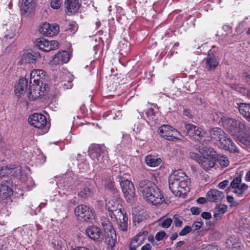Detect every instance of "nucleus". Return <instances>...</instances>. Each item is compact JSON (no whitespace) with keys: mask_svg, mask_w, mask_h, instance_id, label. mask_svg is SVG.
Returning <instances> with one entry per match:
<instances>
[{"mask_svg":"<svg viewBox=\"0 0 250 250\" xmlns=\"http://www.w3.org/2000/svg\"><path fill=\"white\" fill-rule=\"evenodd\" d=\"M169 188L176 196H182L190 190V180L182 170H175L169 176Z\"/></svg>","mask_w":250,"mask_h":250,"instance_id":"1","label":"nucleus"},{"mask_svg":"<svg viewBox=\"0 0 250 250\" xmlns=\"http://www.w3.org/2000/svg\"><path fill=\"white\" fill-rule=\"evenodd\" d=\"M138 189L146 200L153 205L161 204L165 201L160 189L150 181H141L138 184Z\"/></svg>","mask_w":250,"mask_h":250,"instance_id":"2","label":"nucleus"},{"mask_svg":"<svg viewBox=\"0 0 250 250\" xmlns=\"http://www.w3.org/2000/svg\"><path fill=\"white\" fill-rule=\"evenodd\" d=\"M107 188L114 195L112 199L106 203V208L108 214L111 219L119 214L124 213L122 211V200L119 197V191L117 190L113 183L111 182L107 186Z\"/></svg>","mask_w":250,"mask_h":250,"instance_id":"3","label":"nucleus"},{"mask_svg":"<svg viewBox=\"0 0 250 250\" xmlns=\"http://www.w3.org/2000/svg\"><path fill=\"white\" fill-rule=\"evenodd\" d=\"M217 120L221 122L223 127L232 135L238 136L239 133L246 131V125L243 122L229 118L223 113H217Z\"/></svg>","mask_w":250,"mask_h":250,"instance_id":"4","label":"nucleus"},{"mask_svg":"<svg viewBox=\"0 0 250 250\" xmlns=\"http://www.w3.org/2000/svg\"><path fill=\"white\" fill-rule=\"evenodd\" d=\"M89 152L91 157L99 165V167L102 168L106 166L108 157L107 151L104 146L95 145L91 147Z\"/></svg>","mask_w":250,"mask_h":250,"instance_id":"5","label":"nucleus"},{"mask_svg":"<svg viewBox=\"0 0 250 250\" xmlns=\"http://www.w3.org/2000/svg\"><path fill=\"white\" fill-rule=\"evenodd\" d=\"M122 191L126 201L130 204H134L137 199L135 193V188L132 183L128 180L119 181Z\"/></svg>","mask_w":250,"mask_h":250,"instance_id":"6","label":"nucleus"},{"mask_svg":"<svg viewBox=\"0 0 250 250\" xmlns=\"http://www.w3.org/2000/svg\"><path fill=\"white\" fill-rule=\"evenodd\" d=\"M161 137L171 141H176L179 140L177 136L179 132L175 129L168 125H163L159 129Z\"/></svg>","mask_w":250,"mask_h":250,"instance_id":"7","label":"nucleus"},{"mask_svg":"<svg viewBox=\"0 0 250 250\" xmlns=\"http://www.w3.org/2000/svg\"><path fill=\"white\" fill-rule=\"evenodd\" d=\"M75 213L82 221H89L94 218L92 210L86 205H81L76 207Z\"/></svg>","mask_w":250,"mask_h":250,"instance_id":"8","label":"nucleus"},{"mask_svg":"<svg viewBox=\"0 0 250 250\" xmlns=\"http://www.w3.org/2000/svg\"><path fill=\"white\" fill-rule=\"evenodd\" d=\"M47 80V76L45 72L42 69H34L30 73V84H34L36 85H42V87L45 85Z\"/></svg>","mask_w":250,"mask_h":250,"instance_id":"9","label":"nucleus"},{"mask_svg":"<svg viewBox=\"0 0 250 250\" xmlns=\"http://www.w3.org/2000/svg\"><path fill=\"white\" fill-rule=\"evenodd\" d=\"M58 42L55 40L49 41L43 38H39L35 42V45L43 51H49L58 48Z\"/></svg>","mask_w":250,"mask_h":250,"instance_id":"10","label":"nucleus"},{"mask_svg":"<svg viewBox=\"0 0 250 250\" xmlns=\"http://www.w3.org/2000/svg\"><path fill=\"white\" fill-rule=\"evenodd\" d=\"M187 135L191 139L199 140L204 137L206 132L201 127L189 124L185 125Z\"/></svg>","mask_w":250,"mask_h":250,"instance_id":"11","label":"nucleus"},{"mask_svg":"<svg viewBox=\"0 0 250 250\" xmlns=\"http://www.w3.org/2000/svg\"><path fill=\"white\" fill-rule=\"evenodd\" d=\"M28 122L35 127L42 128L46 125L47 121L44 115L35 113L29 116Z\"/></svg>","mask_w":250,"mask_h":250,"instance_id":"12","label":"nucleus"},{"mask_svg":"<svg viewBox=\"0 0 250 250\" xmlns=\"http://www.w3.org/2000/svg\"><path fill=\"white\" fill-rule=\"evenodd\" d=\"M60 28L58 24H50L44 22L40 28V31L41 33L45 36L53 37L57 35L59 32Z\"/></svg>","mask_w":250,"mask_h":250,"instance_id":"13","label":"nucleus"},{"mask_svg":"<svg viewBox=\"0 0 250 250\" xmlns=\"http://www.w3.org/2000/svg\"><path fill=\"white\" fill-rule=\"evenodd\" d=\"M218 141L220 147L223 149L229 150L231 152H237L235 144L226 133Z\"/></svg>","mask_w":250,"mask_h":250,"instance_id":"14","label":"nucleus"},{"mask_svg":"<svg viewBox=\"0 0 250 250\" xmlns=\"http://www.w3.org/2000/svg\"><path fill=\"white\" fill-rule=\"evenodd\" d=\"M219 61L217 57L209 50L206 58L205 68L207 70L211 71L215 69L219 65Z\"/></svg>","mask_w":250,"mask_h":250,"instance_id":"15","label":"nucleus"},{"mask_svg":"<svg viewBox=\"0 0 250 250\" xmlns=\"http://www.w3.org/2000/svg\"><path fill=\"white\" fill-rule=\"evenodd\" d=\"M85 233L91 239L96 241L103 239V233L101 229L96 226L88 227L85 230Z\"/></svg>","mask_w":250,"mask_h":250,"instance_id":"16","label":"nucleus"},{"mask_svg":"<svg viewBox=\"0 0 250 250\" xmlns=\"http://www.w3.org/2000/svg\"><path fill=\"white\" fill-rule=\"evenodd\" d=\"M224 197L223 192L216 189H210L206 195L207 199L211 202H220Z\"/></svg>","mask_w":250,"mask_h":250,"instance_id":"17","label":"nucleus"},{"mask_svg":"<svg viewBox=\"0 0 250 250\" xmlns=\"http://www.w3.org/2000/svg\"><path fill=\"white\" fill-rule=\"evenodd\" d=\"M116 221L118 228L120 230L126 232L127 230V220L128 218L124 213L119 214L113 218Z\"/></svg>","mask_w":250,"mask_h":250,"instance_id":"18","label":"nucleus"},{"mask_svg":"<svg viewBox=\"0 0 250 250\" xmlns=\"http://www.w3.org/2000/svg\"><path fill=\"white\" fill-rule=\"evenodd\" d=\"M42 87V85H36L34 84L30 85L27 91L29 99L34 101L41 97Z\"/></svg>","mask_w":250,"mask_h":250,"instance_id":"19","label":"nucleus"},{"mask_svg":"<svg viewBox=\"0 0 250 250\" xmlns=\"http://www.w3.org/2000/svg\"><path fill=\"white\" fill-rule=\"evenodd\" d=\"M64 4L66 13L70 14H75L80 8L78 0H65Z\"/></svg>","mask_w":250,"mask_h":250,"instance_id":"20","label":"nucleus"},{"mask_svg":"<svg viewBox=\"0 0 250 250\" xmlns=\"http://www.w3.org/2000/svg\"><path fill=\"white\" fill-rule=\"evenodd\" d=\"M35 6V0H22L21 5V14H30Z\"/></svg>","mask_w":250,"mask_h":250,"instance_id":"21","label":"nucleus"},{"mask_svg":"<svg viewBox=\"0 0 250 250\" xmlns=\"http://www.w3.org/2000/svg\"><path fill=\"white\" fill-rule=\"evenodd\" d=\"M10 182L6 181L0 185V199H5L13 194V190L9 187Z\"/></svg>","mask_w":250,"mask_h":250,"instance_id":"22","label":"nucleus"},{"mask_svg":"<svg viewBox=\"0 0 250 250\" xmlns=\"http://www.w3.org/2000/svg\"><path fill=\"white\" fill-rule=\"evenodd\" d=\"M148 234L147 231L140 232L137 234L131 240L130 245L131 248H138L144 242V240Z\"/></svg>","mask_w":250,"mask_h":250,"instance_id":"23","label":"nucleus"},{"mask_svg":"<svg viewBox=\"0 0 250 250\" xmlns=\"http://www.w3.org/2000/svg\"><path fill=\"white\" fill-rule=\"evenodd\" d=\"M199 152L205 157H208L209 159H216L217 158L218 154L214 148L209 146H205L200 147Z\"/></svg>","mask_w":250,"mask_h":250,"instance_id":"24","label":"nucleus"},{"mask_svg":"<svg viewBox=\"0 0 250 250\" xmlns=\"http://www.w3.org/2000/svg\"><path fill=\"white\" fill-rule=\"evenodd\" d=\"M27 80L22 78L19 81L18 83L15 86V92L16 94L21 95L27 92L28 90Z\"/></svg>","mask_w":250,"mask_h":250,"instance_id":"25","label":"nucleus"},{"mask_svg":"<svg viewBox=\"0 0 250 250\" xmlns=\"http://www.w3.org/2000/svg\"><path fill=\"white\" fill-rule=\"evenodd\" d=\"M69 60V55L66 51L59 52L54 56L53 59V62L56 64L66 63Z\"/></svg>","mask_w":250,"mask_h":250,"instance_id":"26","label":"nucleus"},{"mask_svg":"<svg viewBox=\"0 0 250 250\" xmlns=\"http://www.w3.org/2000/svg\"><path fill=\"white\" fill-rule=\"evenodd\" d=\"M216 161V159H209L207 157L202 156V160L200 161L199 164H200L204 170L208 171L214 167Z\"/></svg>","mask_w":250,"mask_h":250,"instance_id":"27","label":"nucleus"},{"mask_svg":"<svg viewBox=\"0 0 250 250\" xmlns=\"http://www.w3.org/2000/svg\"><path fill=\"white\" fill-rule=\"evenodd\" d=\"M240 113L250 122V104L246 103L237 104Z\"/></svg>","mask_w":250,"mask_h":250,"instance_id":"28","label":"nucleus"},{"mask_svg":"<svg viewBox=\"0 0 250 250\" xmlns=\"http://www.w3.org/2000/svg\"><path fill=\"white\" fill-rule=\"evenodd\" d=\"M145 160L146 164L150 167L158 166L162 162L161 158H156L151 155H148L146 156Z\"/></svg>","mask_w":250,"mask_h":250,"instance_id":"29","label":"nucleus"},{"mask_svg":"<svg viewBox=\"0 0 250 250\" xmlns=\"http://www.w3.org/2000/svg\"><path fill=\"white\" fill-rule=\"evenodd\" d=\"M105 240L108 245V247L112 249L115 246L117 241L115 231L106 233Z\"/></svg>","mask_w":250,"mask_h":250,"instance_id":"30","label":"nucleus"},{"mask_svg":"<svg viewBox=\"0 0 250 250\" xmlns=\"http://www.w3.org/2000/svg\"><path fill=\"white\" fill-rule=\"evenodd\" d=\"M6 30L4 33V37L9 39L13 38L17 33L18 27L16 25L14 24L11 26L6 25Z\"/></svg>","mask_w":250,"mask_h":250,"instance_id":"31","label":"nucleus"},{"mask_svg":"<svg viewBox=\"0 0 250 250\" xmlns=\"http://www.w3.org/2000/svg\"><path fill=\"white\" fill-rule=\"evenodd\" d=\"M101 224L105 233L112 232L115 231L112 223L109 219L105 217H103L101 219Z\"/></svg>","mask_w":250,"mask_h":250,"instance_id":"32","label":"nucleus"},{"mask_svg":"<svg viewBox=\"0 0 250 250\" xmlns=\"http://www.w3.org/2000/svg\"><path fill=\"white\" fill-rule=\"evenodd\" d=\"M112 174L113 179H115L117 182L119 183L120 181L123 180L124 178V172L122 171L120 168L117 165H114L112 167Z\"/></svg>","mask_w":250,"mask_h":250,"instance_id":"33","label":"nucleus"},{"mask_svg":"<svg viewBox=\"0 0 250 250\" xmlns=\"http://www.w3.org/2000/svg\"><path fill=\"white\" fill-rule=\"evenodd\" d=\"M225 132L220 128L216 127L212 129L210 133L211 139L218 141Z\"/></svg>","mask_w":250,"mask_h":250,"instance_id":"34","label":"nucleus"},{"mask_svg":"<svg viewBox=\"0 0 250 250\" xmlns=\"http://www.w3.org/2000/svg\"><path fill=\"white\" fill-rule=\"evenodd\" d=\"M39 55L37 53H27L24 54L23 59L25 62L29 63H33L36 62Z\"/></svg>","mask_w":250,"mask_h":250,"instance_id":"35","label":"nucleus"},{"mask_svg":"<svg viewBox=\"0 0 250 250\" xmlns=\"http://www.w3.org/2000/svg\"><path fill=\"white\" fill-rule=\"evenodd\" d=\"M9 169L10 173L9 176L18 177L20 176L21 167L20 166H15L14 165H9Z\"/></svg>","mask_w":250,"mask_h":250,"instance_id":"36","label":"nucleus"},{"mask_svg":"<svg viewBox=\"0 0 250 250\" xmlns=\"http://www.w3.org/2000/svg\"><path fill=\"white\" fill-rule=\"evenodd\" d=\"M93 194V189L90 187H84L79 192V195L83 198H87Z\"/></svg>","mask_w":250,"mask_h":250,"instance_id":"37","label":"nucleus"},{"mask_svg":"<svg viewBox=\"0 0 250 250\" xmlns=\"http://www.w3.org/2000/svg\"><path fill=\"white\" fill-rule=\"evenodd\" d=\"M216 161L222 167H227L229 166V159L225 155L219 156L218 155Z\"/></svg>","mask_w":250,"mask_h":250,"instance_id":"38","label":"nucleus"},{"mask_svg":"<svg viewBox=\"0 0 250 250\" xmlns=\"http://www.w3.org/2000/svg\"><path fill=\"white\" fill-rule=\"evenodd\" d=\"M248 186L245 184H242L238 188L233 189V192L238 196L242 195L248 189Z\"/></svg>","mask_w":250,"mask_h":250,"instance_id":"39","label":"nucleus"},{"mask_svg":"<svg viewBox=\"0 0 250 250\" xmlns=\"http://www.w3.org/2000/svg\"><path fill=\"white\" fill-rule=\"evenodd\" d=\"M242 179L240 176H237L231 182L229 187L228 188V189L230 190V188L235 189L241 185Z\"/></svg>","mask_w":250,"mask_h":250,"instance_id":"40","label":"nucleus"},{"mask_svg":"<svg viewBox=\"0 0 250 250\" xmlns=\"http://www.w3.org/2000/svg\"><path fill=\"white\" fill-rule=\"evenodd\" d=\"M78 26L75 21L70 22L66 30L69 33L74 34L78 30Z\"/></svg>","mask_w":250,"mask_h":250,"instance_id":"41","label":"nucleus"},{"mask_svg":"<svg viewBox=\"0 0 250 250\" xmlns=\"http://www.w3.org/2000/svg\"><path fill=\"white\" fill-rule=\"evenodd\" d=\"M172 220L171 219L167 218L165 219H161L159 220V226L163 228H168L171 224Z\"/></svg>","mask_w":250,"mask_h":250,"instance_id":"42","label":"nucleus"},{"mask_svg":"<svg viewBox=\"0 0 250 250\" xmlns=\"http://www.w3.org/2000/svg\"><path fill=\"white\" fill-rule=\"evenodd\" d=\"M78 167L82 172H86L89 170V166L85 161L79 163Z\"/></svg>","mask_w":250,"mask_h":250,"instance_id":"43","label":"nucleus"},{"mask_svg":"<svg viewBox=\"0 0 250 250\" xmlns=\"http://www.w3.org/2000/svg\"><path fill=\"white\" fill-rule=\"evenodd\" d=\"M9 169V166H8L1 167L0 169V177L5 176H9V173H10V172Z\"/></svg>","mask_w":250,"mask_h":250,"instance_id":"44","label":"nucleus"},{"mask_svg":"<svg viewBox=\"0 0 250 250\" xmlns=\"http://www.w3.org/2000/svg\"><path fill=\"white\" fill-rule=\"evenodd\" d=\"M62 3V0H51L50 1V6L54 9H59L61 7Z\"/></svg>","mask_w":250,"mask_h":250,"instance_id":"45","label":"nucleus"},{"mask_svg":"<svg viewBox=\"0 0 250 250\" xmlns=\"http://www.w3.org/2000/svg\"><path fill=\"white\" fill-rule=\"evenodd\" d=\"M227 207L224 205H221L217 207L215 210V211L218 213L223 215L227 211Z\"/></svg>","mask_w":250,"mask_h":250,"instance_id":"46","label":"nucleus"},{"mask_svg":"<svg viewBox=\"0 0 250 250\" xmlns=\"http://www.w3.org/2000/svg\"><path fill=\"white\" fill-rule=\"evenodd\" d=\"M61 84V86L64 90L71 88L73 86V84L72 83V80H68L66 82H62Z\"/></svg>","mask_w":250,"mask_h":250,"instance_id":"47","label":"nucleus"},{"mask_svg":"<svg viewBox=\"0 0 250 250\" xmlns=\"http://www.w3.org/2000/svg\"><path fill=\"white\" fill-rule=\"evenodd\" d=\"M191 230V228L190 226H187L185 227L182 230L179 232V235L180 236H185L190 232Z\"/></svg>","mask_w":250,"mask_h":250,"instance_id":"48","label":"nucleus"},{"mask_svg":"<svg viewBox=\"0 0 250 250\" xmlns=\"http://www.w3.org/2000/svg\"><path fill=\"white\" fill-rule=\"evenodd\" d=\"M202 227V223L200 222L197 221V222H194L192 224V226L190 227L191 228V230L196 231V230H198L200 229Z\"/></svg>","mask_w":250,"mask_h":250,"instance_id":"49","label":"nucleus"},{"mask_svg":"<svg viewBox=\"0 0 250 250\" xmlns=\"http://www.w3.org/2000/svg\"><path fill=\"white\" fill-rule=\"evenodd\" d=\"M236 239L234 236H231L226 241V243L229 246H230L231 244V247L233 248L235 247V243H236Z\"/></svg>","mask_w":250,"mask_h":250,"instance_id":"50","label":"nucleus"},{"mask_svg":"<svg viewBox=\"0 0 250 250\" xmlns=\"http://www.w3.org/2000/svg\"><path fill=\"white\" fill-rule=\"evenodd\" d=\"M166 233L164 231H161L157 232L155 235V238L157 241L162 240L166 236Z\"/></svg>","mask_w":250,"mask_h":250,"instance_id":"51","label":"nucleus"},{"mask_svg":"<svg viewBox=\"0 0 250 250\" xmlns=\"http://www.w3.org/2000/svg\"><path fill=\"white\" fill-rule=\"evenodd\" d=\"M190 156L193 159H194L195 161H196L197 162H198L199 163V164L200 163V161L202 160V157L198 154L194 153V152L190 153Z\"/></svg>","mask_w":250,"mask_h":250,"instance_id":"52","label":"nucleus"},{"mask_svg":"<svg viewBox=\"0 0 250 250\" xmlns=\"http://www.w3.org/2000/svg\"><path fill=\"white\" fill-rule=\"evenodd\" d=\"M227 201L230 204L231 206H236L238 205V203L234 200V198L231 196H227Z\"/></svg>","mask_w":250,"mask_h":250,"instance_id":"53","label":"nucleus"},{"mask_svg":"<svg viewBox=\"0 0 250 250\" xmlns=\"http://www.w3.org/2000/svg\"><path fill=\"white\" fill-rule=\"evenodd\" d=\"M229 181L228 180H224L223 181L220 182L219 184L218 187L221 188V189H224L227 187V186L229 185Z\"/></svg>","mask_w":250,"mask_h":250,"instance_id":"54","label":"nucleus"},{"mask_svg":"<svg viewBox=\"0 0 250 250\" xmlns=\"http://www.w3.org/2000/svg\"><path fill=\"white\" fill-rule=\"evenodd\" d=\"M191 212L194 215H198L201 212V209L199 208L193 207L190 209Z\"/></svg>","mask_w":250,"mask_h":250,"instance_id":"55","label":"nucleus"},{"mask_svg":"<svg viewBox=\"0 0 250 250\" xmlns=\"http://www.w3.org/2000/svg\"><path fill=\"white\" fill-rule=\"evenodd\" d=\"M201 217L204 218V219H209L210 218H211V214L208 212H203L202 214H201Z\"/></svg>","mask_w":250,"mask_h":250,"instance_id":"56","label":"nucleus"},{"mask_svg":"<svg viewBox=\"0 0 250 250\" xmlns=\"http://www.w3.org/2000/svg\"><path fill=\"white\" fill-rule=\"evenodd\" d=\"M174 224L176 227H180L183 224V221L177 218H174Z\"/></svg>","mask_w":250,"mask_h":250,"instance_id":"57","label":"nucleus"},{"mask_svg":"<svg viewBox=\"0 0 250 250\" xmlns=\"http://www.w3.org/2000/svg\"><path fill=\"white\" fill-rule=\"evenodd\" d=\"M183 115L187 116L188 118H192V114L189 110L185 109L183 111Z\"/></svg>","mask_w":250,"mask_h":250,"instance_id":"58","label":"nucleus"},{"mask_svg":"<svg viewBox=\"0 0 250 250\" xmlns=\"http://www.w3.org/2000/svg\"><path fill=\"white\" fill-rule=\"evenodd\" d=\"M222 215L221 214H220L219 213H218L217 212H216V211L214 212V220H215V222H216V221L218 220H220L221 218V217H222Z\"/></svg>","mask_w":250,"mask_h":250,"instance_id":"59","label":"nucleus"},{"mask_svg":"<svg viewBox=\"0 0 250 250\" xmlns=\"http://www.w3.org/2000/svg\"><path fill=\"white\" fill-rule=\"evenodd\" d=\"M151 249V246L149 244H146L145 245L143 246L141 250H150Z\"/></svg>","mask_w":250,"mask_h":250,"instance_id":"60","label":"nucleus"},{"mask_svg":"<svg viewBox=\"0 0 250 250\" xmlns=\"http://www.w3.org/2000/svg\"><path fill=\"white\" fill-rule=\"evenodd\" d=\"M197 202L199 204H203L206 203V199L204 197H200L197 200Z\"/></svg>","mask_w":250,"mask_h":250,"instance_id":"61","label":"nucleus"},{"mask_svg":"<svg viewBox=\"0 0 250 250\" xmlns=\"http://www.w3.org/2000/svg\"><path fill=\"white\" fill-rule=\"evenodd\" d=\"M142 220V219L140 218V215L138 216H135L133 217V221L134 222H137L138 223H140Z\"/></svg>","mask_w":250,"mask_h":250,"instance_id":"62","label":"nucleus"},{"mask_svg":"<svg viewBox=\"0 0 250 250\" xmlns=\"http://www.w3.org/2000/svg\"><path fill=\"white\" fill-rule=\"evenodd\" d=\"M184 244L185 242L184 241H180L175 244V246L176 248H180Z\"/></svg>","mask_w":250,"mask_h":250,"instance_id":"63","label":"nucleus"},{"mask_svg":"<svg viewBox=\"0 0 250 250\" xmlns=\"http://www.w3.org/2000/svg\"><path fill=\"white\" fill-rule=\"evenodd\" d=\"M245 180L247 182H250V170L247 173L245 177Z\"/></svg>","mask_w":250,"mask_h":250,"instance_id":"64","label":"nucleus"}]
</instances>
